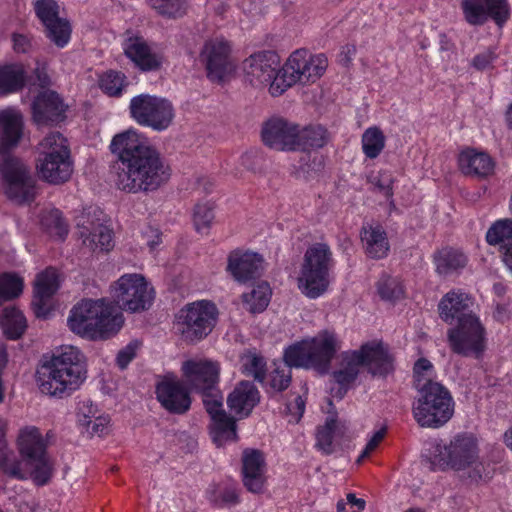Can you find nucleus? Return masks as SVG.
<instances>
[{"instance_id": "nucleus-61", "label": "nucleus", "mask_w": 512, "mask_h": 512, "mask_svg": "<svg viewBox=\"0 0 512 512\" xmlns=\"http://www.w3.org/2000/svg\"><path fill=\"white\" fill-rule=\"evenodd\" d=\"M101 414L98 410V408L90 401H84L81 403L78 409V423L81 425V419L84 418L86 415H93L94 417Z\"/></svg>"}, {"instance_id": "nucleus-3", "label": "nucleus", "mask_w": 512, "mask_h": 512, "mask_svg": "<svg viewBox=\"0 0 512 512\" xmlns=\"http://www.w3.org/2000/svg\"><path fill=\"white\" fill-rule=\"evenodd\" d=\"M86 379L82 354L76 347L64 346L36 371V384L42 394L63 398L80 388Z\"/></svg>"}, {"instance_id": "nucleus-4", "label": "nucleus", "mask_w": 512, "mask_h": 512, "mask_svg": "<svg viewBox=\"0 0 512 512\" xmlns=\"http://www.w3.org/2000/svg\"><path fill=\"white\" fill-rule=\"evenodd\" d=\"M69 329L89 340H107L115 336L124 324V317L116 307L104 299L82 300L70 311Z\"/></svg>"}, {"instance_id": "nucleus-7", "label": "nucleus", "mask_w": 512, "mask_h": 512, "mask_svg": "<svg viewBox=\"0 0 512 512\" xmlns=\"http://www.w3.org/2000/svg\"><path fill=\"white\" fill-rule=\"evenodd\" d=\"M340 342L333 331L322 330L314 337L296 342L284 351V361L289 367L314 368L326 372Z\"/></svg>"}, {"instance_id": "nucleus-34", "label": "nucleus", "mask_w": 512, "mask_h": 512, "mask_svg": "<svg viewBox=\"0 0 512 512\" xmlns=\"http://www.w3.org/2000/svg\"><path fill=\"white\" fill-rule=\"evenodd\" d=\"M83 244L92 251L108 252L114 247L113 231L100 222H92L81 230Z\"/></svg>"}, {"instance_id": "nucleus-39", "label": "nucleus", "mask_w": 512, "mask_h": 512, "mask_svg": "<svg viewBox=\"0 0 512 512\" xmlns=\"http://www.w3.org/2000/svg\"><path fill=\"white\" fill-rule=\"evenodd\" d=\"M272 289L268 282L257 283L249 293L242 295L247 310L253 314L263 312L270 303Z\"/></svg>"}, {"instance_id": "nucleus-59", "label": "nucleus", "mask_w": 512, "mask_h": 512, "mask_svg": "<svg viewBox=\"0 0 512 512\" xmlns=\"http://www.w3.org/2000/svg\"><path fill=\"white\" fill-rule=\"evenodd\" d=\"M392 184H393V178L389 171H381L379 173V179L375 181V185L387 196L392 195Z\"/></svg>"}, {"instance_id": "nucleus-22", "label": "nucleus", "mask_w": 512, "mask_h": 512, "mask_svg": "<svg viewBox=\"0 0 512 512\" xmlns=\"http://www.w3.org/2000/svg\"><path fill=\"white\" fill-rule=\"evenodd\" d=\"M298 125L283 117L274 116L261 128V140L265 146L276 151H297Z\"/></svg>"}, {"instance_id": "nucleus-41", "label": "nucleus", "mask_w": 512, "mask_h": 512, "mask_svg": "<svg viewBox=\"0 0 512 512\" xmlns=\"http://www.w3.org/2000/svg\"><path fill=\"white\" fill-rule=\"evenodd\" d=\"M27 478L30 477L37 485H45L53 474V463L47 452L25 460Z\"/></svg>"}, {"instance_id": "nucleus-63", "label": "nucleus", "mask_w": 512, "mask_h": 512, "mask_svg": "<svg viewBox=\"0 0 512 512\" xmlns=\"http://www.w3.org/2000/svg\"><path fill=\"white\" fill-rule=\"evenodd\" d=\"M347 504L350 506L352 512H361L365 509L366 502L363 498H358L354 493H349L346 496Z\"/></svg>"}, {"instance_id": "nucleus-1", "label": "nucleus", "mask_w": 512, "mask_h": 512, "mask_svg": "<svg viewBox=\"0 0 512 512\" xmlns=\"http://www.w3.org/2000/svg\"><path fill=\"white\" fill-rule=\"evenodd\" d=\"M110 151L115 156L116 187L125 193L158 190L169 177V167L160 152L138 130L130 128L113 136Z\"/></svg>"}, {"instance_id": "nucleus-16", "label": "nucleus", "mask_w": 512, "mask_h": 512, "mask_svg": "<svg viewBox=\"0 0 512 512\" xmlns=\"http://www.w3.org/2000/svg\"><path fill=\"white\" fill-rule=\"evenodd\" d=\"M112 296L117 305L127 311L138 312L150 307L153 288L141 274H124L112 286Z\"/></svg>"}, {"instance_id": "nucleus-14", "label": "nucleus", "mask_w": 512, "mask_h": 512, "mask_svg": "<svg viewBox=\"0 0 512 512\" xmlns=\"http://www.w3.org/2000/svg\"><path fill=\"white\" fill-rule=\"evenodd\" d=\"M243 70L252 86L267 88L272 97H279L285 93L277 92L275 86L282 72L280 56L275 51L264 50L250 55L243 62Z\"/></svg>"}, {"instance_id": "nucleus-15", "label": "nucleus", "mask_w": 512, "mask_h": 512, "mask_svg": "<svg viewBox=\"0 0 512 512\" xmlns=\"http://www.w3.org/2000/svg\"><path fill=\"white\" fill-rule=\"evenodd\" d=\"M453 352L480 358L486 349V329L478 316L465 317L447 332Z\"/></svg>"}, {"instance_id": "nucleus-24", "label": "nucleus", "mask_w": 512, "mask_h": 512, "mask_svg": "<svg viewBox=\"0 0 512 512\" xmlns=\"http://www.w3.org/2000/svg\"><path fill=\"white\" fill-rule=\"evenodd\" d=\"M266 473L264 454L257 449H245L242 454V481L245 488L254 494L263 493L267 485Z\"/></svg>"}, {"instance_id": "nucleus-49", "label": "nucleus", "mask_w": 512, "mask_h": 512, "mask_svg": "<svg viewBox=\"0 0 512 512\" xmlns=\"http://www.w3.org/2000/svg\"><path fill=\"white\" fill-rule=\"evenodd\" d=\"M242 371L247 376L263 383L266 372V362L262 356L255 353H247L242 356Z\"/></svg>"}, {"instance_id": "nucleus-58", "label": "nucleus", "mask_w": 512, "mask_h": 512, "mask_svg": "<svg viewBox=\"0 0 512 512\" xmlns=\"http://www.w3.org/2000/svg\"><path fill=\"white\" fill-rule=\"evenodd\" d=\"M162 234L158 228L147 226L142 231V237L145 240L146 245L150 248V250H154L158 247V245L162 242Z\"/></svg>"}, {"instance_id": "nucleus-12", "label": "nucleus", "mask_w": 512, "mask_h": 512, "mask_svg": "<svg viewBox=\"0 0 512 512\" xmlns=\"http://www.w3.org/2000/svg\"><path fill=\"white\" fill-rule=\"evenodd\" d=\"M219 316L216 305L209 300H198L186 304L175 318V329L189 343L207 337L214 329Z\"/></svg>"}, {"instance_id": "nucleus-62", "label": "nucleus", "mask_w": 512, "mask_h": 512, "mask_svg": "<svg viewBox=\"0 0 512 512\" xmlns=\"http://www.w3.org/2000/svg\"><path fill=\"white\" fill-rule=\"evenodd\" d=\"M34 73L41 87L44 88L49 84L50 80L47 74L46 63L37 61Z\"/></svg>"}, {"instance_id": "nucleus-11", "label": "nucleus", "mask_w": 512, "mask_h": 512, "mask_svg": "<svg viewBox=\"0 0 512 512\" xmlns=\"http://www.w3.org/2000/svg\"><path fill=\"white\" fill-rule=\"evenodd\" d=\"M39 150V178L54 185L67 182L73 173L67 140L60 133H50L39 143Z\"/></svg>"}, {"instance_id": "nucleus-30", "label": "nucleus", "mask_w": 512, "mask_h": 512, "mask_svg": "<svg viewBox=\"0 0 512 512\" xmlns=\"http://www.w3.org/2000/svg\"><path fill=\"white\" fill-rule=\"evenodd\" d=\"M59 288L57 271L54 268H47L38 274L34 286V300L36 315L45 317L48 311L50 298Z\"/></svg>"}, {"instance_id": "nucleus-60", "label": "nucleus", "mask_w": 512, "mask_h": 512, "mask_svg": "<svg viewBox=\"0 0 512 512\" xmlns=\"http://www.w3.org/2000/svg\"><path fill=\"white\" fill-rule=\"evenodd\" d=\"M13 49L17 53H27L31 47V40L23 34H13L12 36Z\"/></svg>"}, {"instance_id": "nucleus-32", "label": "nucleus", "mask_w": 512, "mask_h": 512, "mask_svg": "<svg viewBox=\"0 0 512 512\" xmlns=\"http://www.w3.org/2000/svg\"><path fill=\"white\" fill-rule=\"evenodd\" d=\"M490 246L497 247L504 264L512 257V219L496 220L488 228L485 235Z\"/></svg>"}, {"instance_id": "nucleus-28", "label": "nucleus", "mask_w": 512, "mask_h": 512, "mask_svg": "<svg viewBox=\"0 0 512 512\" xmlns=\"http://www.w3.org/2000/svg\"><path fill=\"white\" fill-rule=\"evenodd\" d=\"M473 299L462 290H452L446 293L438 304L440 318L448 323L453 324L463 320L468 316H477L471 311Z\"/></svg>"}, {"instance_id": "nucleus-64", "label": "nucleus", "mask_w": 512, "mask_h": 512, "mask_svg": "<svg viewBox=\"0 0 512 512\" xmlns=\"http://www.w3.org/2000/svg\"><path fill=\"white\" fill-rule=\"evenodd\" d=\"M7 364V353L5 350L0 351V404L4 401L6 387L2 379L3 371Z\"/></svg>"}, {"instance_id": "nucleus-50", "label": "nucleus", "mask_w": 512, "mask_h": 512, "mask_svg": "<svg viewBox=\"0 0 512 512\" xmlns=\"http://www.w3.org/2000/svg\"><path fill=\"white\" fill-rule=\"evenodd\" d=\"M0 467L2 471L17 479H26V470L22 469L13 451L6 448L0 449Z\"/></svg>"}, {"instance_id": "nucleus-42", "label": "nucleus", "mask_w": 512, "mask_h": 512, "mask_svg": "<svg viewBox=\"0 0 512 512\" xmlns=\"http://www.w3.org/2000/svg\"><path fill=\"white\" fill-rule=\"evenodd\" d=\"M297 151H306L314 148H321L327 142V131L322 126H309L300 128L298 126Z\"/></svg>"}, {"instance_id": "nucleus-46", "label": "nucleus", "mask_w": 512, "mask_h": 512, "mask_svg": "<svg viewBox=\"0 0 512 512\" xmlns=\"http://www.w3.org/2000/svg\"><path fill=\"white\" fill-rule=\"evenodd\" d=\"M147 3L157 14L167 18L181 17L187 10V0H148Z\"/></svg>"}, {"instance_id": "nucleus-35", "label": "nucleus", "mask_w": 512, "mask_h": 512, "mask_svg": "<svg viewBox=\"0 0 512 512\" xmlns=\"http://www.w3.org/2000/svg\"><path fill=\"white\" fill-rule=\"evenodd\" d=\"M17 447L26 460L46 453L47 443L37 427L25 426L19 430Z\"/></svg>"}, {"instance_id": "nucleus-43", "label": "nucleus", "mask_w": 512, "mask_h": 512, "mask_svg": "<svg viewBox=\"0 0 512 512\" xmlns=\"http://www.w3.org/2000/svg\"><path fill=\"white\" fill-rule=\"evenodd\" d=\"M339 431V424L335 414L327 417L325 424L316 432V447L324 454L333 452V440Z\"/></svg>"}, {"instance_id": "nucleus-54", "label": "nucleus", "mask_w": 512, "mask_h": 512, "mask_svg": "<svg viewBox=\"0 0 512 512\" xmlns=\"http://www.w3.org/2000/svg\"><path fill=\"white\" fill-rule=\"evenodd\" d=\"M415 387L418 390L424 383L432 381L431 377L434 374L433 364L425 358L419 359L413 368Z\"/></svg>"}, {"instance_id": "nucleus-25", "label": "nucleus", "mask_w": 512, "mask_h": 512, "mask_svg": "<svg viewBox=\"0 0 512 512\" xmlns=\"http://www.w3.org/2000/svg\"><path fill=\"white\" fill-rule=\"evenodd\" d=\"M228 269L239 282L259 277L265 270L262 255L251 251H232L228 259Z\"/></svg>"}, {"instance_id": "nucleus-26", "label": "nucleus", "mask_w": 512, "mask_h": 512, "mask_svg": "<svg viewBox=\"0 0 512 512\" xmlns=\"http://www.w3.org/2000/svg\"><path fill=\"white\" fill-rule=\"evenodd\" d=\"M64 104L59 95L51 90L38 94L32 104V116L38 126L59 122L64 117Z\"/></svg>"}, {"instance_id": "nucleus-29", "label": "nucleus", "mask_w": 512, "mask_h": 512, "mask_svg": "<svg viewBox=\"0 0 512 512\" xmlns=\"http://www.w3.org/2000/svg\"><path fill=\"white\" fill-rule=\"evenodd\" d=\"M459 170L467 176L485 178L494 171L495 163L486 152L474 148L463 149L457 158Z\"/></svg>"}, {"instance_id": "nucleus-13", "label": "nucleus", "mask_w": 512, "mask_h": 512, "mask_svg": "<svg viewBox=\"0 0 512 512\" xmlns=\"http://www.w3.org/2000/svg\"><path fill=\"white\" fill-rule=\"evenodd\" d=\"M129 113L137 124L156 132L169 129L176 117V110L172 101L148 93L139 94L130 100Z\"/></svg>"}, {"instance_id": "nucleus-45", "label": "nucleus", "mask_w": 512, "mask_h": 512, "mask_svg": "<svg viewBox=\"0 0 512 512\" xmlns=\"http://www.w3.org/2000/svg\"><path fill=\"white\" fill-rule=\"evenodd\" d=\"M41 224L51 237L62 240L68 234L67 224L57 209L45 212L41 217Z\"/></svg>"}, {"instance_id": "nucleus-38", "label": "nucleus", "mask_w": 512, "mask_h": 512, "mask_svg": "<svg viewBox=\"0 0 512 512\" xmlns=\"http://www.w3.org/2000/svg\"><path fill=\"white\" fill-rule=\"evenodd\" d=\"M0 325L5 336L11 340L20 338L27 327L24 315L15 307H7L1 312Z\"/></svg>"}, {"instance_id": "nucleus-51", "label": "nucleus", "mask_w": 512, "mask_h": 512, "mask_svg": "<svg viewBox=\"0 0 512 512\" xmlns=\"http://www.w3.org/2000/svg\"><path fill=\"white\" fill-rule=\"evenodd\" d=\"M110 418L108 415L99 414L94 417L93 415H86L81 419V426L90 436H103L108 432Z\"/></svg>"}, {"instance_id": "nucleus-27", "label": "nucleus", "mask_w": 512, "mask_h": 512, "mask_svg": "<svg viewBox=\"0 0 512 512\" xmlns=\"http://www.w3.org/2000/svg\"><path fill=\"white\" fill-rule=\"evenodd\" d=\"M202 402L210 417L209 433L217 447L224 445V407L223 395L218 386L201 393Z\"/></svg>"}, {"instance_id": "nucleus-17", "label": "nucleus", "mask_w": 512, "mask_h": 512, "mask_svg": "<svg viewBox=\"0 0 512 512\" xmlns=\"http://www.w3.org/2000/svg\"><path fill=\"white\" fill-rule=\"evenodd\" d=\"M259 401L260 393L249 381H241L233 389L228 396L227 404L236 418L226 415V442L238 440L236 421L248 417Z\"/></svg>"}, {"instance_id": "nucleus-44", "label": "nucleus", "mask_w": 512, "mask_h": 512, "mask_svg": "<svg viewBox=\"0 0 512 512\" xmlns=\"http://www.w3.org/2000/svg\"><path fill=\"white\" fill-rule=\"evenodd\" d=\"M377 291L382 300L395 302L402 299L405 289L400 279L382 276L377 284Z\"/></svg>"}, {"instance_id": "nucleus-52", "label": "nucleus", "mask_w": 512, "mask_h": 512, "mask_svg": "<svg viewBox=\"0 0 512 512\" xmlns=\"http://www.w3.org/2000/svg\"><path fill=\"white\" fill-rule=\"evenodd\" d=\"M214 219L213 209L209 204H198L194 209L193 222L199 233H206Z\"/></svg>"}, {"instance_id": "nucleus-55", "label": "nucleus", "mask_w": 512, "mask_h": 512, "mask_svg": "<svg viewBox=\"0 0 512 512\" xmlns=\"http://www.w3.org/2000/svg\"><path fill=\"white\" fill-rule=\"evenodd\" d=\"M387 433V427L381 426L379 429L374 431L371 436H369L368 441L359 455L357 459V463H361L365 458L369 457L380 445V443L384 440Z\"/></svg>"}, {"instance_id": "nucleus-48", "label": "nucleus", "mask_w": 512, "mask_h": 512, "mask_svg": "<svg viewBox=\"0 0 512 512\" xmlns=\"http://www.w3.org/2000/svg\"><path fill=\"white\" fill-rule=\"evenodd\" d=\"M22 290V278L12 273L0 274V305L18 297Z\"/></svg>"}, {"instance_id": "nucleus-40", "label": "nucleus", "mask_w": 512, "mask_h": 512, "mask_svg": "<svg viewBox=\"0 0 512 512\" xmlns=\"http://www.w3.org/2000/svg\"><path fill=\"white\" fill-rule=\"evenodd\" d=\"M386 137L378 126L368 127L361 136L362 152L367 159L374 160L384 151Z\"/></svg>"}, {"instance_id": "nucleus-47", "label": "nucleus", "mask_w": 512, "mask_h": 512, "mask_svg": "<svg viewBox=\"0 0 512 512\" xmlns=\"http://www.w3.org/2000/svg\"><path fill=\"white\" fill-rule=\"evenodd\" d=\"M99 86L109 96H120L127 86L126 76L122 72L107 71L101 75Z\"/></svg>"}, {"instance_id": "nucleus-2", "label": "nucleus", "mask_w": 512, "mask_h": 512, "mask_svg": "<svg viewBox=\"0 0 512 512\" xmlns=\"http://www.w3.org/2000/svg\"><path fill=\"white\" fill-rule=\"evenodd\" d=\"M24 131L22 113L13 107L0 110V154L5 155L20 142ZM6 196L18 203H29L35 197V181L27 166L17 158L4 156L0 162Z\"/></svg>"}, {"instance_id": "nucleus-21", "label": "nucleus", "mask_w": 512, "mask_h": 512, "mask_svg": "<svg viewBox=\"0 0 512 512\" xmlns=\"http://www.w3.org/2000/svg\"><path fill=\"white\" fill-rule=\"evenodd\" d=\"M124 55L142 72L158 71L164 63V55L142 36L127 32L122 43Z\"/></svg>"}, {"instance_id": "nucleus-36", "label": "nucleus", "mask_w": 512, "mask_h": 512, "mask_svg": "<svg viewBox=\"0 0 512 512\" xmlns=\"http://www.w3.org/2000/svg\"><path fill=\"white\" fill-rule=\"evenodd\" d=\"M26 75L22 64H8L0 67V96L19 91Z\"/></svg>"}, {"instance_id": "nucleus-57", "label": "nucleus", "mask_w": 512, "mask_h": 512, "mask_svg": "<svg viewBox=\"0 0 512 512\" xmlns=\"http://www.w3.org/2000/svg\"><path fill=\"white\" fill-rule=\"evenodd\" d=\"M496 57V53L493 50L488 49L474 56L472 59V66L480 71L488 69L496 60Z\"/></svg>"}, {"instance_id": "nucleus-5", "label": "nucleus", "mask_w": 512, "mask_h": 512, "mask_svg": "<svg viewBox=\"0 0 512 512\" xmlns=\"http://www.w3.org/2000/svg\"><path fill=\"white\" fill-rule=\"evenodd\" d=\"M432 464L440 470L462 472L471 482L485 480L490 473L480 460L477 438L470 433L457 434L448 444H437Z\"/></svg>"}, {"instance_id": "nucleus-37", "label": "nucleus", "mask_w": 512, "mask_h": 512, "mask_svg": "<svg viewBox=\"0 0 512 512\" xmlns=\"http://www.w3.org/2000/svg\"><path fill=\"white\" fill-rule=\"evenodd\" d=\"M433 260L439 275H448L463 268L467 263L466 256L453 248H443L435 253Z\"/></svg>"}, {"instance_id": "nucleus-20", "label": "nucleus", "mask_w": 512, "mask_h": 512, "mask_svg": "<svg viewBox=\"0 0 512 512\" xmlns=\"http://www.w3.org/2000/svg\"><path fill=\"white\" fill-rule=\"evenodd\" d=\"M464 19L473 26H480L491 18L498 27H503L510 18L507 0H461Z\"/></svg>"}, {"instance_id": "nucleus-6", "label": "nucleus", "mask_w": 512, "mask_h": 512, "mask_svg": "<svg viewBox=\"0 0 512 512\" xmlns=\"http://www.w3.org/2000/svg\"><path fill=\"white\" fill-rule=\"evenodd\" d=\"M392 362L388 348L379 341L367 342L359 350L343 352L340 368L333 373L340 390H343L340 397L354 383L362 366H368L374 375H385L392 370Z\"/></svg>"}, {"instance_id": "nucleus-10", "label": "nucleus", "mask_w": 512, "mask_h": 512, "mask_svg": "<svg viewBox=\"0 0 512 512\" xmlns=\"http://www.w3.org/2000/svg\"><path fill=\"white\" fill-rule=\"evenodd\" d=\"M332 267V252L328 245L315 243L308 247L297 278L301 293L310 299L322 296L329 288Z\"/></svg>"}, {"instance_id": "nucleus-23", "label": "nucleus", "mask_w": 512, "mask_h": 512, "mask_svg": "<svg viewBox=\"0 0 512 512\" xmlns=\"http://www.w3.org/2000/svg\"><path fill=\"white\" fill-rule=\"evenodd\" d=\"M157 399L169 412L183 414L191 406L187 387L174 375H167L156 387Z\"/></svg>"}, {"instance_id": "nucleus-18", "label": "nucleus", "mask_w": 512, "mask_h": 512, "mask_svg": "<svg viewBox=\"0 0 512 512\" xmlns=\"http://www.w3.org/2000/svg\"><path fill=\"white\" fill-rule=\"evenodd\" d=\"M181 373L187 389L201 394L219 385L221 366L207 358H191L182 363Z\"/></svg>"}, {"instance_id": "nucleus-33", "label": "nucleus", "mask_w": 512, "mask_h": 512, "mask_svg": "<svg viewBox=\"0 0 512 512\" xmlns=\"http://www.w3.org/2000/svg\"><path fill=\"white\" fill-rule=\"evenodd\" d=\"M361 241L366 254L374 259H382L390 250L389 241L385 229L379 225H366L361 230Z\"/></svg>"}, {"instance_id": "nucleus-9", "label": "nucleus", "mask_w": 512, "mask_h": 512, "mask_svg": "<svg viewBox=\"0 0 512 512\" xmlns=\"http://www.w3.org/2000/svg\"><path fill=\"white\" fill-rule=\"evenodd\" d=\"M329 62L324 53H312L305 48L294 50L282 64L277 92H287L297 84L313 85L326 73Z\"/></svg>"}, {"instance_id": "nucleus-31", "label": "nucleus", "mask_w": 512, "mask_h": 512, "mask_svg": "<svg viewBox=\"0 0 512 512\" xmlns=\"http://www.w3.org/2000/svg\"><path fill=\"white\" fill-rule=\"evenodd\" d=\"M199 59L205 66L208 79L214 83H222L224 80V41L217 39L206 42Z\"/></svg>"}, {"instance_id": "nucleus-53", "label": "nucleus", "mask_w": 512, "mask_h": 512, "mask_svg": "<svg viewBox=\"0 0 512 512\" xmlns=\"http://www.w3.org/2000/svg\"><path fill=\"white\" fill-rule=\"evenodd\" d=\"M287 367L284 368H275L272 372H270L268 376V384L270 388L276 392H281L288 388L291 382V373L290 367L286 364Z\"/></svg>"}, {"instance_id": "nucleus-56", "label": "nucleus", "mask_w": 512, "mask_h": 512, "mask_svg": "<svg viewBox=\"0 0 512 512\" xmlns=\"http://www.w3.org/2000/svg\"><path fill=\"white\" fill-rule=\"evenodd\" d=\"M137 349L138 343L131 342L118 352L116 363L120 369H125L135 358Z\"/></svg>"}, {"instance_id": "nucleus-19", "label": "nucleus", "mask_w": 512, "mask_h": 512, "mask_svg": "<svg viewBox=\"0 0 512 512\" xmlns=\"http://www.w3.org/2000/svg\"><path fill=\"white\" fill-rule=\"evenodd\" d=\"M37 17L45 27L47 38L58 48H64L71 38V25L60 17V7L55 0H37L34 4Z\"/></svg>"}, {"instance_id": "nucleus-8", "label": "nucleus", "mask_w": 512, "mask_h": 512, "mask_svg": "<svg viewBox=\"0 0 512 512\" xmlns=\"http://www.w3.org/2000/svg\"><path fill=\"white\" fill-rule=\"evenodd\" d=\"M418 392L412 412L421 427L438 428L452 418L455 402L446 387L438 382L428 381Z\"/></svg>"}]
</instances>
